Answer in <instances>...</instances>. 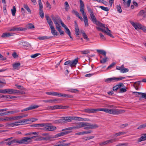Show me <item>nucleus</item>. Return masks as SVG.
I'll list each match as a JSON object with an SVG mask.
<instances>
[{"instance_id":"nucleus-1","label":"nucleus","mask_w":146,"mask_h":146,"mask_svg":"<svg viewBox=\"0 0 146 146\" xmlns=\"http://www.w3.org/2000/svg\"><path fill=\"white\" fill-rule=\"evenodd\" d=\"M91 20L92 22L98 26L96 27V28L99 31L106 33L108 35L111 37L114 38V36L111 33V31L110 30L107 26L103 24L98 21H97L94 14V13L90 14Z\"/></svg>"},{"instance_id":"nucleus-2","label":"nucleus","mask_w":146,"mask_h":146,"mask_svg":"<svg viewBox=\"0 0 146 146\" xmlns=\"http://www.w3.org/2000/svg\"><path fill=\"white\" fill-rule=\"evenodd\" d=\"M98 127L96 124H92L88 122H79L76 123V126L67 128L64 129L62 131H66L72 129H78L84 127V129L89 130L95 129Z\"/></svg>"},{"instance_id":"nucleus-3","label":"nucleus","mask_w":146,"mask_h":146,"mask_svg":"<svg viewBox=\"0 0 146 146\" xmlns=\"http://www.w3.org/2000/svg\"><path fill=\"white\" fill-rule=\"evenodd\" d=\"M100 110L112 115H118L121 113L123 111L121 110L111 108H100Z\"/></svg>"},{"instance_id":"nucleus-4","label":"nucleus","mask_w":146,"mask_h":146,"mask_svg":"<svg viewBox=\"0 0 146 146\" xmlns=\"http://www.w3.org/2000/svg\"><path fill=\"white\" fill-rule=\"evenodd\" d=\"M35 136H34L33 137H23L20 140L17 139L16 141V143L19 144H28L30 141Z\"/></svg>"},{"instance_id":"nucleus-5","label":"nucleus","mask_w":146,"mask_h":146,"mask_svg":"<svg viewBox=\"0 0 146 146\" xmlns=\"http://www.w3.org/2000/svg\"><path fill=\"white\" fill-rule=\"evenodd\" d=\"M126 78L125 77H112L106 79L105 82L107 83H110L111 82H118Z\"/></svg>"},{"instance_id":"nucleus-6","label":"nucleus","mask_w":146,"mask_h":146,"mask_svg":"<svg viewBox=\"0 0 146 146\" xmlns=\"http://www.w3.org/2000/svg\"><path fill=\"white\" fill-rule=\"evenodd\" d=\"M51 18L54 23L56 26V28L57 27L60 26V23L62 21L59 16H52Z\"/></svg>"},{"instance_id":"nucleus-7","label":"nucleus","mask_w":146,"mask_h":146,"mask_svg":"<svg viewBox=\"0 0 146 146\" xmlns=\"http://www.w3.org/2000/svg\"><path fill=\"white\" fill-rule=\"evenodd\" d=\"M78 60V58H77L72 61H67L64 63V65H66L69 64L71 67H75L77 64Z\"/></svg>"},{"instance_id":"nucleus-8","label":"nucleus","mask_w":146,"mask_h":146,"mask_svg":"<svg viewBox=\"0 0 146 146\" xmlns=\"http://www.w3.org/2000/svg\"><path fill=\"white\" fill-rule=\"evenodd\" d=\"M129 22L136 30L140 29L142 26L141 24L139 23H135L132 21H130Z\"/></svg>"},{"instance_id":"nucleus-9","label":"nucleus","mask_w":146,"mask_h":146,"mask_svg":"<svg viewBox=\"0 0 146 146\" xmlns=\"http://www.w3.org/2000/svg\"><path fill=\"white\" fill-rule=\"evenodd\" d=\"M62 123H66L70 122L73 120V117H61Z\"/></svg>"},{"instance_id":"nucleus-10","label":"nucleus","mask_w":146,"mask_h":146,"mask_svg":"<svg viewBox=\"0 0 146 146\" xmlns=\"http://www.w3.org/2000/svg\"><path fill=\"white\" fill-rule=\"evenodd\" d=\"M80 11L82 13V16L86 15L84 12V3L82 0H80Z\"/></svg>"},{"instance_id":"nucleus-11","label":"nucleus","mask_w":146,"mask_h":146,"mask_svg":"<svg viewBox=\"0 0 146 146\" xmlns=\"http://www.w3.org/2000/svg\"><path fill=\"white\" fill-rule=\"evenodd\" d=\"M21 92L19 90L13 89H7V94H20Z\"/></svg>"},{"instance_id":"nucleus-12","label":"nucleus","mask_w":146,"mask_h":146,"mask_svg":"<svg viewBox=\"0 0 146 146\" xmlns=\"http://www.w3.org/2000/svg\"><path fill=\"white\" fill-rule=\"evenodd\" d=\"M66 140H62L59 141L56 143V144L53 146H68L71 145V143H64V142Z\"/></svg>"},{"instance_id":"nucleus-13","label":"nucleus","mask_w":146,"mask_h":146,"mask_svg":"<svg viewBox=\"0 0 146 146\" xmlns=\"http://www.w3.org/2000/svg\"><path fill=\"white\" fill-rule=\"evenodd\" d=\"M73 120L82 121H90V120L88 118H83L80 117L75 116L73 117Z\"/></svg>"},{"instance_id":"nucleus-14","label":"nucleus","mask_w":146,"mask_h":146,"mask_svg":"<svg viewBox=\"0 0 146 146\" xmlns=\"http://www.w3.org/2000/svg\"><path fill=\"white\" fill-rule=\"evenodd\" d=\"M39 107V106L38 105H31L29 106V107L26 108L22 110L21 111L23 112L24 111H27L29 110H30L33 109H34L36 108H38Z\"/></svg>"},{"instance_id":"nucleus-15","label":"nucleus","mask_w":146,"mask_h":146,"mask_svg":"<svg viewBox=\"0 0 146 146\" xmlns=\"http://www.w3.org/2000/svg\"><path fill=\"white\" fill-rule=\"evenodd\" d=\"M70 133V132L68 131H65L63 132H61L59 133L56 135H55L54 137L58 138L63 136H64L66 134H68Z\"/></svg>"},{"instance_id":"nucleus-16","label":"nucleus","mask_w":146,"mask_h":146,"mask_svg":"<svg viewBox=\"0 0 146 146\" xmlns=\"http://www.w3.org/2000/svg\"><path fill=\"white\" fill-rule=\"evenodd\" d=\"M12 139V137L6 139L5 140V141H8V142H7L6 143V144L7 145H10L12 144H13L15 143H16V141H17V139H15L9 141Z\"/></svg>"},{"instance_id":"nucleus-17","label":"nucleus","mask_w":146,"mask_h":146,"mask_svg":"<svg viewBox=\"0 0 146 146\" xmlns=\"http://www.w3.org/2000/svg\"><path fill=\"white\" fill-rule=\"evenodd\" d=\"M21 64L19 62H16L13 65V70H18L19 69Z\"/></svg>"},{"instance_id":"nucleus-18","label":"nucleus","mask_w":146,"mask_h":146,"mask_svg":"<svg viewBox=\"0 0 146 146\" xmlns=\"http://www.w3.org/2000/svg\"><path fill=\"white\" fill-rule=\"evenodd\" d=\"M8 125L11 127L17 126L20 125L19 121H15L13 123H11L8 124Z\"/></svg>"},{"instance_id":"nucleus-19","label":"nucleus","mask_w":146,"mask_h":146,"mask_svg":"<svg viewBox=\"0 0 146 146\" xmlns=\"http://www.w3.org/2000/svg\"><path fill=\"white\" fill-rule=\"evenodd\" d=\"M30 119H25L20 121V125L28 124L30 122Z\"/></svg>"},{"instance_id":"nucleus-20","label":"nucleus","mask_w":146,"mask_h":146,"mask_svg":"<svg viewBox=\"0 0 146 146\" xmlns=\"http://www.w3.org/2000/svg\"><path fill=\"white\" fill-rule=\"evenodd\" d=\"M146 140V133L142 134L141 137L138 139V142H140Z\"/></svg>"},{"instance_id":"nucleus-21","label":"nucleus","mask_w":146,"mask_h":146,"mask_svg":"<svg viewBox=\"0 0 146 146\" xmlns=\"http://www.w3.org/2000/svg\"><path fill=\"white\" fill-rule=\"evenodd\" d=\"M72 13L74 14L76 16L78 17L79 19H80L81 21H82L83 18L80 15L79 13L77 11L73 10L72 11Z\"/></svg>"},{"instance_id":"nucleus-22","label":"nucleus","mask_w":146,"mask_h":146,"mask_svg":"<svg viewBox=\"0 0 146 146\" xmlns=\"http://www.w3.org/2000/svg\"><path fill=\"white\" fill-rule=\"evenodd\" d=\"M50 123H42L43 125L42 127H43V129L44 130L48 131L50 125Z\"/></svg>"},{"instance_id":"nucleus-23","label":"nucleus","mask_w":146,"mask_h":146,"mask_svg":"<svg viewBox=\"0 0 146 146\" xmlns=\"http://www.w3.org/2000/svg\"><path fill=\"white\" fill-rule=\"evenodd\" d=\"M60 108V106L58 105H56L52 106H48L47 107V110H53L56 109H58Z\"/></svg>"},{"instance_id":"nucleus-24","label":"nucleus","mask_w":146,"mask_h":146,"mask_svg":"<svg viewBox=\"0 0 146 146\" xmlns=\"http://www.w3.org/2000/svg\"><path fill=\"white\" fill-rule=\"evenodd\" d=\"M14 34L9 33H3L1 36L2 38H5L7 37L11 36L13 35Z\"/></svg>"},{"instance_id":"nucleus-25","label":"nucleus","mask_w":146,"mask_h":146,"mask_svg":"<svg viewBox=\"0 0 146 146\" xmlns=\"http://www.w3.org/2000/svg\"><path fill=\"white\" fill-rule=\"evenodd\" d=\"M84 20L85 26L86 27H87L89 25V23L88 19L86 15L83 16Z\"/></svg>"},{"instance_id":"nucleus-26","label":"nucleus","mask_w":146,"mask_h":146,"mask_svg":"<svg viewBox=\"0 0 146 146\" xmlns=\"http://www.w3.org/2000/svg\"><path fill=\"white\" fill-rule=\"evenodd\" d=\"M51 30V33L54 36H57L58 35V33L55 29L54 26L50 28Z\"/></svg>"},{"instance_id":"nucleus-27","label":"nucleus","mask_w":146,"mask_h":146,"mask_svg":"<svg viewBox=\"0 0 146 146\" xmlns=\"http://www.w3.org/2000/svg\"><path fill=\"white\" fill-rule=\"evenodd\" d=\"M51 36H39L37 38L40 40H44L48 39L51 38Z\"/></svg>"},{"instance_id":"nucleus-28","label":"nucleus","mask_w":146,"mask_h":146,"mask_svg":"<svg viewBox=\"0 0 146 146\" xmlns=\"http://www.w3.org/2000/svg\"><path fill=\"white\" fill-rule=\"evenodd\" d=\"M126 133V132L125 131H122L119 132L117 133H116L113 134V137H116L117 136H119L121 135L125 134Z\"/></svg>"},{"instance_id":"nucleus-29","label":"nucleus","mask_w":146,"mask_h":146,"mask_svg":"<svg viewBox=\"0 0 146 146\" xmlns=\"http://www.w3.org/2000/svg\"><path fill=\"white\" fill-rule=\"evenodd\" d=\"M75 29L76 34L77 35H79V29L76 22H75Z\"/></svg>"},{"instance_id":"nucleus-30","label":"nucleus","mask_w":146,"mask_h":146,"mask_svg":"<svg viewBox=\"0 0 146 146\" xmlns=\"http://www.w3.org/2000/svg\"><path fill=\"white\" fill-rule=\"evenodd\" d=\"M138 15L140 16L145 17L146 16V11L143 10H141L139 12Z\"/></svg>"},{"instance_id":"nucleus-31","label":"nucleus","mask_w":146,"mask_h":146,"mask_svg":"<svg viewBox=\"0 0 146 146\" xmlns=\"http://www.w3.org/2000/svg\"><path fill=\"white\" fill-rule=\"evenodd\" d=\"M45 94H46L51 95V96H57V92H45Z\"/></svg>"},{"instance_id":"nucleus-32","label":"nucleus","mask_w":146,"mask_h":146,"mask_svg":"<svg viewBox=\"0 0 146 146\" xmlns=\"http://www.w3.org/2000/svg\"><path fill=\"white\" fill-rule=\"evenodd\" d=\"M19 110H15L13 111H7L6 113H7V114H13L15 113H17L19 112Z\"/></svg>"},{"instance_id":"nucleus-33","label":"nucleus","mask_w":146,"mask_h":146,"mask_svg":"<svg viewBox=\"0 0 146 146\" xmlns=\"http://www.w3.org/2000/svg\"><path fill=\"white\" fill-rule=\"evenodd\" d=\"M56 129V128L55 126L52 125L50 123L48 131H53L55 130Z\"/></svg>"},{"instance_id":"nucleus-34","label":"nucleus","mask_w":146,"mask_h":146,"mask_svg":"<svg viewBox=\"0 0 146 146\" xmlns=\"http://www.w3.org/2000/svg\"><path fill=\"white\" fill-rule=\"evenodd\" d=\"M97 51L98 52L100 53L103 55H104L105 56H106V52L104 50H97Z\"/></svg>"},{"instance_id":"nucleus-35","label":"nucleus","mask_w":146,"mask_h":146,"mask_svg":"<svg viewBox=\"0 0 146 146\" xmlns=\"http://www.w3.org/2000/svg\"><path fill=\"white\" fill-rule=\"evenodd\" d=\"M4 97L6 99H11L13 98H16L17 97L15 96H13L10 95H7L4 96Z\"/></svg>"},{"instance_id":"nucleus-36","label":"nucleus","mask_w":146,"mask_h":146,"mask_svg":"<svg viewBox=\"0 0 146 146\" xmlns=\"http://www.w3.org/2000/svg\"><path fill=\"white\" fill-rule=\"evenodd\" d=\"M23 7H24V8L29 13H30V14L31 13V10L30 9H29V8L28 6L27 5L24 4L23 5Z\"/></svg>"},{"instance_id":"nucleus-37","label":"nucleus","mask_w":146,"mask_h":146,"mask_svg":"<svg viewBox=\"0 0 146 146\" xmlns=\"http://www.w3.org/2000/svg\"><path fill=\"white\" fill-rule=\"evenodd\" d=\"M89 113H94L96 111H100V108L97 109H90Z\"/></svg>"},{"instance_id":"nucleus-38","label":"nucleus","mask_w":146,"mask_h":146,"mask_svg":"<svg viewBox=\"0 0 146 146\" xmlns=\"http://www.w3.org/2000/svg\"><path fill=\"white\" fill-rule=\"evenodd\" d=\"M60 26L56 28L58 31L60 33V35H64V31H63L60 29Z\"/></svg>"},{"instance_id":"nucleus-39","label":"nucleus","mask_w":146,"mask_h":146,"mask_svg":"<svg viewBox=\"0 0 146 146\" xmlns=\"http://www.w3.org/2000/svg\"><path fill=\"white\" fill-rule=\"evenodd\" d=\"M11 10L12 15L15 16L16 11L15 6H13V9H11Z\"/></svg>"},{"instance_id":"nucleus-40","label":"nucleus","mask_w":146,"mask_h":146,"mask_svg":"<svg viewBox=\"0 0 146 146\" xmlns=\"http://www.w3.org/2000/svg\"><path fill=\"white\" fill-rule=\"evenodd\" d=\"M129 71V69L128 68H125L124 67V65L123 67L122 68V70L121 72V73H125L128 72Z\"/></svg>"},{"instance_id":"nucleus-41","label":"nucleus","mask_w":146,"mask_h":146,"mask_svg":"<svg viewBox=\"0 0 146 146\" xmlns=\"http://www.w3.org/2000/svg\"><path fill=\"white\" fill-rule=\"evenodd\" d=\"M65 9L66 11H68L70 8L69 5L67 1L65 2Z\"/></svg>"},{"instance_id":"nucleus-42","label":"nucleus","mask_w":146,"mask_h":146,"mask_svg":"<svg viewBox=\"0 0 146 146\" xmlns=\"http://www.w3.org/2000/svg\"><path fill=\"white\" fill-rule=\"evenodd\" d=\"M47 22L50 26V28L54 26L53 23L51 19L47 20Z\"/></svg>"},{"instance_id":"nucleus-43","label":"nucleus","mask_w":146,"mask_h":146,"mask_svg":"<svg viewBox=\"0 0 146 146\" xmlns=\"http://www.w3.org/2000/svg\"><path fill=\"white\" fill-rule=\"evenodd\" d=\"M116 9L117 12L119 13H121L122 12V9L120 5H117L116 6Z\"/></svg>"},{"instance_id":"nucleus-44","label":"nucleus","mask_w":146,"mask_h":146,"mask_svg":"<svg viewBox=\"0 0 146 146\" xmlns=\"http://www.w3.org/2000/svg\"><path fill=\"white\" fill-rule=\"evenodd\" d=\"M53 124L62 123V119L56 120L54 121Z\"/></svg>"},{"instance_id":"nucleus-45","label":"nucleus","mask_w":146,"mask_h":146,"mask_svg":"<svg viewBox=\"0 0 146 146\" xmlns=\"http://www.w3.org/2000/svg\"><path fill=\"white\" fill-rule=\"evenodd\" d=\"M99 7L101 8L102 10L106 11H108L109 10V9L107 7H105L102 6H100Z\"/></svg>"},{"instance_id":"nucleus-46","label":"nucleus","mask_w":146,"mask_h":146,"mask_svg":"<svg viewBox=\"0 0 146 146\" xmlns=\"http://www.w3.org/2000/svg\"><path fill=\"white\" fill-rule=\"evenodd\" d=\"M42 125H43V124H42V123H41V124H36L32 125H31V127H42Z\"/></svg>"},{"instance_id":"nucleus-47","label":"nucleus","mask_w":146,"mask_h":146,"mask_svg":"<svg viewBox=\"0 0 146 146\" xmlns=\"http://www.w3.org/2000/svg\"><path fill=\"white\" fill-rule=\"evenodd\" d=\"M50 137L49 136H47L44 137H41L40 138V140H48L50 139Z\"/></svg>"},{"instance_id":"nucleus-48","label":"nucleus","mask_w":146,"mask_h":146,"mask_svg":"<svg viewBox=\"0 0 146 146\" xmlns=\"http://www.w3.org/2000/svg\"><path fill=\"white\" fill-rule=\"evenodd\" d=\"M87 10H88V12L90 13V14L92 13H93V12L92 10V9L90 8V7L89 5H87Z\"/></svg>"},{"instance_id":"nucleus-49","label":"nucleus","mask_w":146,"mask_h":146,"mask_svg":"<svg viewBox=\"0 0 146 146\" xmlns=\"http://www.w3.org/2000/svg\"><path fill=\"white\" fill-rule=\"evenodd\" d=\"M146 127V123L144 124L141 125L137 128V129H142Z\"/></svg>"},{"instance_id":"nucleus-50","label":"nucleus","mask_w":146,"mask_h":146,"mask_svg":"<svg viewBox=\"0 0 146 146\" xmlns=\"http://www.w3.org/2000/svg\"><path fill=\"white\" fill-rule=\"evenodd\" d=\"M40 12L39 14L40 17L42 18H43L44 17V13L43 11L42 10H39Z\"/></svg>"},{"instance_id":"nucleus-51","label":"nucleus","mask_w":146,"mask_h":146,"mask_svg":"<svg viewBox=\"0 0 146 146\" xmlns=\"http://www.w3.org/2000/svg\"><path fill=\"white\" fill-rule=\"evenodd\" d=\"M68 91L72 93H75L78 91V90L76 89H69Z\"/></svg>"},{"instance_id":"nucleus-52","label":"nucleus","mask_w":146,"mask_h":146,"mask_svg":"<svg viewBox=\"0 0 146 146\" xmlns=\"http://www.w3.org/2000/svg\"><path fill=\"white\" fill-rule=\"evenodd\" d=\"M66 94H62L57 92V96L58 97H66Z\"/></svg>"},{"instance_id":"nucleus-53","label":"nucleus","mask_w":146,"mask_h":146,"mask_svg":"<svg viewBox=\"0 0 146 146\" xmlns=\"http://www.w3.org/2000/svg\"><path fill=\"white\" fill-rule=\"evenodd\" d=\"M99 1L98 2L103 3L106 5H108V3L107 2L105 1L104 0H99Z\"/></svg>"},{"instance_id":"nucleus-54","label":"nucleus","mask_w":146,"mask_h":146,"mask_svg":"<svg viewBox=\"0 0 146 146\" xmlns=\"http://www.w3.org/2000/svg\"><path fill=\"white\" fill-rule=\"evenodd\" d=\"M15 31H23L25 30V28H15Z\"/></svg>"},{"instance_id":"nucleus-55","label":"nucleus","mask_w":146,"mask_h":146,"mask_svg":"<svg viewBox=\"0 0 146 146\" xmlns=\"http://www.w3.org/2000/svg\"><path fill=\"white\" fill-rule=\"evenodd\" d=\"M27 27L29 29H32L35 27L31 23H29L27 25Z\"/></svg>"},{"instance_id":"nucleus-56","label":"nucleus","mask_w":146,"mask_h":146,"mask_svg":"<svg viewBox=\"0 0 146 146\" xmlns=\"http://www.w3.org/2000/svg\"><path fill=\"white\" fill-rule=\"evenodd\" d=\"M40 55V54L36 53L35 54H34L31 55V57L32 58H34L36 57H37V56H39Z\"/></svg>"},{"instance_id":"nucleus-57","label":"nucleus","mask_w":146,"mask_h":146,"mask_svg":"<svg viewBox=\"0 0 146 146\" xmlns=\"http://www.w3.org/2000/svg\"><path fill=\"white\" fill-rule=\"evenodd\" d=\"M0 93L4 94H7V89L0 90Z\"/></svg>"},{"instance_id":"nucleus-58","label":"nucleus","mask_w":146,"mask_h":146,"mask_svg":"<svg viewBox=\"0 0 146 146\" xmlns=\"http://www.w3.org/2000/svg\"><path fill=\"white\" fill-rule=\"evenodd\" d=\"M82 35L85 39L87 40H89V38H88L87 35L84 32L82 33Z\"/></svg>"},{"instance_id":"nucleus-59","label":"nucleus","mask_w":146,"mask_h":146,"mask_svg":"<svg viewBox=\"0 0 146 146\" xmlns=\"http://www.w3.org/2000/svg\"><path fill=\"white\" fill-rule=\"evenodd\" d=\"M81 52L82 54H88L90 52L89 50H86L81 51Z\"/></svg>"},{"instance_id":"nucleus-60","label":"nucleus","mask_w":146,"mask_h":146,"mask_svg":"<svg viewBox=\"0 0 146 146\" xmlns=\"http://www.w3.org/2000/svg\"><path fill=\"white\" fill-rule=\"evenodd\" d=\"M117 88L118 89L120 88L121 87L123 86V83H120L116 85Z\"/></svg>"},{"instance_id":"nucleus-61","label":"nucleus","mask_w":146,"mask_h":146,"mask_svg":"<svg viewBox=\"0 0 146 146\" xmlns=\"http://www.w3.org/2000/svg\"><path fill=\"white\" fill-rule=\"evenodd\" d=\"M92 132V131L91 130L82 131L83 135L84 134L90 133Z\"/></svg>"},{"instance_id":"nucleus-62","label":"nucleus","mask_w":146,"mask_h":146,"mask_svg":"<svg viewBox=\"0 0 146 146\" xmlns=\"http://www.w3.org/2000/svg\"><path fill=\"white\" fill-rule=\"evenodd\" d=\"M107 60V58L106 57L103 58L101 60L100 62L102 63H104L106 62Z\"/></svg>"},{"instance_id":"nucleus-63","label":"nucleus","mask_w":146,"mask_h":146,"mask_svg":"<svg viewBox=\"0 0 146 146\" xmlns=\"http://www.w3.org/2000/svg\"><path fill=\"white\" fill-rule=\"evenodd\" d=\"M141 94V97L143 98H144L146 99V93H139Z\"/></svg>"},{"instance_id":"nucleus-64","label":"nucleus","mask_w":146,"mask_h":146,"mask_svg":"<svg viewBox=\"0 0 146 146\" xmlns=\"http://www.w3.org/2000/svg\"><path fill=\"white\" fill-rule=\"evenodd\" d=\"M140 29L142 30L144 32L146 33V27L142 25Z\"/></svg>"}]
</instances>
